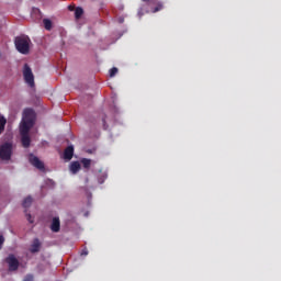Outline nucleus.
<instances>
[{
	"label": "nucleus",
	"instance_id": "ddd939ff",
	"mask_svg": "<svg viewBox=\"0 0 281 281\" xmlns=\"http://www.w3.org/2000/svg\"><path fill=\"white\" fill-rule=\"evenodd\" d=\"M85 14V10L80 7L75 9V19H81Z\"/></svg>",
	"mask_w": 281,
	"mask_h": 281
},
{
	"label": "nucleus",
	"instance_id": "393cba45",
	"mask_svg": "<svg viewBox=\"0 0 281 281\" xmlns=\"http://www.w3.org/2000/svg\"><path fill=\"white\" fill-rule=\"evenodd\" d=\"M68 10H69L70 12H74V10H76V7H74V5H68Z\"/></svg>",
	"mask_w": 281,
	"mask_h": 281
},
{
	"label": "nucleus",
	"instance_id": "f03ea898",
	"mask_svg": "<svg viewBox=\"0 0 281 281\" xmlns=\"http://www.w3.org/2000/svg\"><path fill=\"white\" fill-rule=\"evenodd\" d=\"M34 120H36V113L32 109H25L23 111L22 122L20 128L32 130L34 126Z\"/></svg>",
	"mask_w": 281,
	"mask_h": 281
},
{
	"label": "nucleus",
	"instance_id": "0eeeda50",
	"mask_svg": "<svg viewBox=\"0 0 281 281\" xmlns=\"http://www.w3.org/2000/svg\"><path fill=\"white\" fill-rule=\"evenodd\" d=\"M5 262L9 266V271H16L19 269V259L14 255H9L5 258Z\"/></svg>",
	"mask_w": 281,
	"mask_h": 281
},
{
	"label": "nucleus",
	"instance_id": "bb28decb",
	"mask_svg": "<svg viewBox=\"0 0 281 281\" xmlns=\"http://www.w3.org/2000/svg\"><path fill=\"white\" fill-rule=\"evenodd\" d=\"M119 22H120V23H124V19H120Z\"/></svg>",
	"mask_w": 281,
	"mask_h": 281
},
{
	"label": "nucleus",
	"instance_id": "9b49d317",
	"mask_svg": "<svg viewBox=\"0 0 281 281\" xmlns=\"http://www.w3.org/2000/svg\"><path fill=\"white\" fill-rule=\"evenodd\" d=\"M79 171H80V162L79 161H72L70 164V172L72 175H78Z\"/></svg>",
	"mask_w": 281,
	"mask_h": 281
},
{
	"label": "nucleus",
	"instance_id": "7ed1b4c3",
	"mask_svg": "<svg viewBox=\"0 0 281 281\" xmlns=\"http://www.w3.org/2000/svg\"><path fill=\"white\" fill-rule=\"evenodd\" d=\"M0 159L3 161H10L12 159V145L11 143H4L0 147Z\"/></svg>",
	"mask_w": 281,
	"mask_h": 281
},
{
	"label": "nucleus",
	"instance_id": "4be33fe9",
	"mask_svg": "<svg viewBox=\"0 0 281 281\" xmlns=\"http://www.w3.org/2000/svg\"><path fill=\"white\" fill-rule=\"evenodd\" d=\"M23 281H34V276L27 274Z\"/></svg>",
	"mask_w": 281,
	"mask_h": 281
},
{
	"label": "nucleus",
	"instance_id": "9d476101",
	"mask_svg": "<svg viewBox=\"0 0 281 281\" xmlns=\"http://www.w3.org/2000/svg\"><path fill=\"white\" fill-rule=\"evenodd\" d=\"M31 254H38L41 251V240L35 238L30 248Z\"/></svg>",
	"mask_w": 281,
	"mask_h": 281
},
{
	"label": "nucleus",
	"instance_id": "4468645a",
	"mask_svg": "<svg viewBox=\"0 0 281 281\" xmlns=\"http://www.w3.org/2000/svg\"><path fill=\"white\" fill-rule=\"evenodd\" d=\"M5 124H8V120L5 117L1 116L0 117V135L5 131Z\"/></svg>",
	"mask_w": 281,
	"mask_h": 281
},
{
	"label": "nucleus",
	"instance_id": "423d86ee",
	"mask_svg": "<svg viewBox=\"0 0 281 281\" xmlns=\"http://www.w3.org/2000/svg\"><path fill=\"white\" fill-rule=\"evenodd\" d=\"M29 161L31 166H34V168H37V170H41L42 172L45 170V164L33 154H30Z\"/></svg>",
	"mask_w": 281,
	"mask_h": 281
},
{
	"label": "nucleus",
	"instance_id": "f8f14e48",
	"mask_svg": "<svg viewBox=\"0 0 281 281\" xmlns=\"http://www.w3.org/2000/svg\"><path fill=\"white\" fill-rule=\"evenodd\" d=\"M32 203H33V199L32 196H26L23 202H22V206L27 210V207H31L32 206Z\"/></svg>",
	"mask_w": 281,
	"mask_h": 281
},
{
	"label": "nucleus",
	"instance_id": "6ab92c4d",
	"mask_svg": "<svg viewBox=\"0 0 281 281\" xmlns=\"http://www.w3.org/2000/svg\"><path fill=\"white\" fill-rule=\"evenodd\" d=\"M117 75V68L113 67L112 69H110V78H113Z\"/></svg>",
	"mask_w": 281,
	"mask_h": 281
},
{
	"label": "nucleus",
	"instance_id": "f3484780",
	"mask_svg": "<svg viewBox=\"0 0 281 281\" xmlns=\"http://www.w3.org/2000/svg\"><path fill=\"white\" fill-rule=\"evenodd\" d=\"M43 23H44V27H45V30H52V20H49V19H44L43 20Z\"/></svg>",
	"mask_w": 281,
	"mask_h": 281
},
{
	"label": "nucleus",
	"instance_id": "a211bd4d",
	"mask_svg": "<svg viewBox=\"0 0 281 281\" xmlns=\"http://www.w3.org/2000/svg\"><path fill=\"white\" fill-rule=\"evenodd\" d=\"M98 181L100 184L104 183V181H106V173H101V176L98 177Z\"/></svg>",
	"mask_w": 281,
	"mask_h": 281
},
{
	"label": "nucleus",
	"instance_id": "a878e982",
	"mask_svg": "<svg viewBox=\"0 0 281 281\" xmlns=\"http://www.w3.org/2000/svg\"><path fill=\"white\" fill-rule=\"evenodd\" d=\"M138 16H144V11L142 9L138 11Z\"/></svg>",
	"mask_w": 281,
	"mask_h": 281
},
{
	"label": "nucleus",
	"instance_id": "6e6552de",
	"mask_svg": "<svg viewBox=\"0 0 281 281\" xmlns=\"http://www.w3.org/2000/svg\"><path fill=\"white\" fill-rule=\"evenodd\" d=\"M50 231L55 234H58L60 232V218L59 217H53L52 224H50Z\"/></svg>",
	"mask_w": 281,
	"mask_h": 281
},
{
	"label": "nucleus",
	"instance_id": "2eb2a0df",
	"mask_svg": "<svg viewBox=\"0 0 281 281\" xmlns=\"http://www.w3.org/2000/svg\"><path fill=\"white\" fill-rule=\"evenodd\" d=\"M164 10V3L162 2H157L156 7L151 9V12L155 14L156 12H161Z\"/></svg>",
	"mask_w": 281,
	"mask_h": 281
},
{
	"label": "nucleus",
	"instance_id": "412c9836",
	"mask_svg": "<svg viewBox=\"0 0 281 281\" xmlns=\"http://www.w3.org/2000/svg\"><path fill=\"white\" fill-rule=\"evenodd\" d=\"M5 243V238L3 235H0V249H3V244Z\"/></svg>",
	"mask_w": 281,
	"mask_h": 281
},
{
	"label": "nucleus",
	"instance_id": "cd10ccee",
	"mask_svg": "<svg viewBox=\"0 0 281 281\" xmlns=\"http://www.w3.org/2000/svg\"><path fill=\"white\" fill-rule=\"evenodd\" d=\"M86 183H89V178H86Z\"/></svg>",
	"mask_w": 281,
	"mask_h": 281
},
{
	"label": "nucleus",
	"instance_id": "dca6fc26",
	"mask_svg": "<svg viewBox=\"0 0 281 281\" xmlns=\"http://www.w3.org/2000/svg\"><path fill=\"white\" fill-rule=\"evenodd\" d=\"M81 164H82L83 168H87V169L91 168V159L83 158V159H81Z\"/></svg>",
	"mask_w": 281,
	"mask_h": 281
},
{
	"label": "nucleus",
	"instance_id": "39448f33",
	"mask_svg": "<svg viewBox=\"0 0 281 281\" xmlns=\"http://www.w3.org/2000/svg\"><path fill=\"white\" fill-rule=\"evenodd\" d=\"M23 76L26 85L34 87V74H32V68L27 64L24 65Z\"/></svg>",
	"mask_w": 281,
	"mask_h": 281
},
{
	"label": "nucleus",
	"instance_id": "20e7f679",
	"mask_svg": "<svg viewBox=\"0 0 281 281\" xmlns=\"http://www.w3.org/2000/svg\"><path fill=\"white\" fill-rule=\"evenodd\" d=\"M30 131L27 127H20V135L23 148H30L32 144V138H30Z\"/></svg>",
	"mask_w": 281,
	"mask_h": 281
},
{
	"label": "nucleus",
	"instance_id": "b1692460",
	"mask_svg": "<svg viewBox=\"0 0 281 281\" xmlns=\"http://www.w3.org/2000/svg\"><path fill=\"white\" fill-rule=\"evenodd\" d=\"M81 256H89V250H87V248H85V249L81 251Z\"/></svg>",
	"mask_w": 281,
	"mask_h": 281
},
{
	"label": "nucleus",
	"instance_id": "aec40b11",
	"mask_svg": "<svg viewBox=\"0 0 281 281\" xmlns=\"http://www.w3.org/2000/svg\"><path fill=\"white\" fill-rule=\"evenodd\" d=\"M144 3H148V5H153L157 3V0H142Z\"/></svg>",
	"mask_w": 281,
	"mask_h": 281
},
{
	"label": "nucleus",
	"instance_id": "c85d7f7f",
	"mask_svg": "<svg viewBox=\"0 0 281 281\" xmlns=\"http://www.w3.org/2000/svg\"><path fill=\"white\" fill-rule=\"evenodd\" d=\"M103 124H106V120L105 119H103Z\"/></svg>",
	"mask_w": 281,
	"mask_h": 281
},
{
	"label": "nucleus",
	"instance_id": "1a4fd4ad",
	"mask_svg": "<svg viewBox=\"0 0 281 281\" xmlns=\"http://www.w3.org/2000/svg\"><path fill=\"white\" fill-rule=\"evenodd\" d=\"M64 159H66V161H71V159H74V145H69L64 150Z\"/></svg>",
	"mask_w": 281,
	"mask_h": 281
},
{
	"label": "nucleus",
	"instance_id": "f257e3e1",
	"mask_svg": "<svg viewBox=\"0 0 281 281\" xmlns=\"http://www.w3.org/2000/svg\"><path fill=\"white\" fill-rule=\"evenodd\" d=\"M30 43H32V40H30L27 35H21L14 38L15 49H18L20 54H30Z\"/></svg>",
	"mask_w": 281,
	"mask_h": 281
},
{
	"label": "nucleus",
	"instance_id": "5701e85b",
	"mask_svg": "<svg viewBox=\"0 0 281 281\" xmlns=\"http://www.w3.org/2000/svg\"><path fill=\"white\" fill-rule=\"evenodd\" d=\"M26 218H27V221H29V223H34V218H32V214H30V213H26Z\"/></svg>",
	"mask_w": 281,
	"mask_h": 281
}]
</instances>
